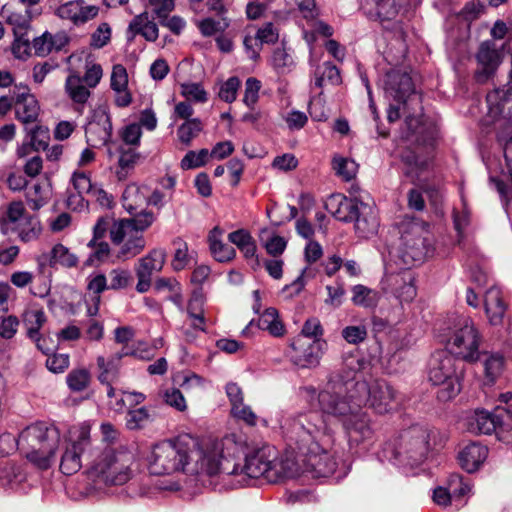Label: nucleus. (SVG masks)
Wrapping results in <instances>:
<instances>
[{"label":"nucleus","instance_id":"20","mask_svg":"<svg viewBox=\"0 0 512 512\" xmlns=\"http://www.w3.org/2000/svg\"><path fill=\"white\" fill-rule=\"evenodd\" d=\"M127 39L134 40L137 35H141L149 42H155L159 37L157 24L150 19L147 11L136 15L129 23L126 31Z\"/></svg>","mask_w":512,"mask_h":512},{"label":"nucleus","instance_id":"22","mask_svg":"<svg viewBox=\"0 0 512 512\" xmlns=\"http://www.w3.org/2000/svg\"><path fill=\"white\" fill-rule=\"evenodd\" d=\"M129 352H117L108 357L99 355L96 358L98 370V381L101 384H109L116 381L119 377V369L121 360L124 356H128Z\"/></svg>","mask_w":512,"mask_h":512},{"label":"nucleus","instance_id":"4","mask_svg":"<svg viewBox=\"0 0 512 512\" xmlns=\"http://www.w3.org/2000/svg\"><path fill=\"white\" fill-rule=\"evenodd\" d=\"M222 459L228 460L231 465L237 466V472L225 473L226 475L243 474L249 478L262 477L270 483L293 477L298 472V465L291 455H279L274 447L268 445L248 455L243 465L224 456V448L222 449Z\"/></svg>","mask_w":512,"mask_h":512},{"label":"nucleus","instance_id":"30","mask_svg":"<svg viewBox=\"0 0 512 512\" xmlns=\"http://www.w3.org/2000/svg\"><path fill=\"white\" fill-rule=\"evenodd\" d=\"M488 450L485 446L477 443H471L465 446L459 453V463L467 472L476 471L485 461Z\"/></svg>","mask_w":512,"mask_h":512},{"label":"nucleus","instance_id":"27","mask_svg":"<svg viewBox=\"0 0 512 512\" xmlns=\"http://www.w3.org/2000/svg\"><path fill=\"white\" fill-rule=\"evenodd\" d=\"M205 295L201 288L193 291L188 304L187 314L191 319V326L194 330L204 332L206 330V320L204 314Z\"/></svg>","mask_w":512,"mask_h":512},{"label":"nucleus","instance_id":"29","mask_svg":"<svg viewBox=\"0 0 512 512\" xmlns=\"http://www.w3.org/2000/svg\"><path fill=\"white\" fill-rule=\"evenodd\" d=\"M166 261L163 249H152L147 255L141 257L135 265V273L152 278L155 272H160Z\"/></svg>","mask_w":512,"mask_h":512},{"label":"nucleus","instance_id":"2","mask_svg":"<svg viewBox=\"0 0 512 512\" xmlns=\"http://www.w3.org/2000/svg\"><path fill=\"white\" fill-rule=\"evenodd\" d=\"M235 435L222 440L200 441L191 434H179L154 444L146 457L147 469L153 475L182 472L200 481L218 473H235L237 466L222 459L223 447L234 441Z\"/></svg>","mask_w":512,"mask_h":512},{"label":"nucleus","instance_id":"26","mask_svg":"<svg viewBox=\"0 0 512 512\" xmlns=\"http://www.w3.org/2000/svg\"><path fill=\"white\" fill-rule=\"evenodd\" d=\"M224 231L219 226H215L208 234L209 249L215 260L218 262H229L236 256L233 247L224 243L222 240Z\"/></svg>","mask_w":512,"mask_h":512},{"label":"nucleus","instance_id":"43","mask_svg":"<svg viewBox=\"0 0 512 512\" xmlns=\"http://www.w3.org/2000/svg\"><path fill=\"white\" fill-rule=\"evenodd\" d=\"M77 263L78 257L63 244L58 243L52 248L49 258L50 266L61 265L66 268H72Z\"/></svg>","mask_w":512,"mask_h":512},{"label":"nucleus","instance_id":"11","mask_svg":"<svg viewBox=\"0 0 512 512\" xmlns=\"http://www.w3.org/2000/svg\"><path fill=\"white\" fill-rule=\"evenodd\" d=\"M110 240L119 246L117 258L128 260L139 255L146 247L142 234H137L127 221L114 220L110 227Z\"/></svg>","mask_w":512,"mask_h":512},{"label":"nucleus","instance_id":"32","mask_svg":"<svg viewBox=\"0 0 512 512\" xmlns=\"http://www.w3.org/2000/svg\"><path fill=\"white\" fill-rule=\"evenodd\" d=\"M405 450L415 460H420L427 451V434L420 428H415L403 436Z\"/></svg>","mask_w":512,"mask_h":512},{"label":"nucleus","instance_id":"31","mask_svg":"<svg viewBox=\"0 0 512 512\" xmlns=\"http://www.w3.org/2000/svg\"><path fill=\"white\" fill-rule=\"evenodd\" d=\"M466 421L467 429L471 433L491 434L495 430L499 419L487 411L476 410Z\"/></svg>","mask_w":512,"mask_h":512},{"label":"nucleus","instance_id":"5","mask_svg":"<svg viewBox=\"0 0 512 512\" xmlns=\"http://www.w3.org/2000/svg\"><path fill=\"white\" fill-rule=\"evenodd\" d=\"M59 442L58 429L44 422L26 427L17 438L19 451L40 470H47L53 465Z\"/></svg>","mask_w":512,"mask_h":512},{"label":"nucleus","instance_id":"34","mask_svg":"<svg viewBox=\"0 0 512 512\" xmlns=\"http://www.w3.org/2000/svg\"><path fill=\"white\" fill-rule=\"evenodd\" d=\"M2 16L13 27L14 35L25 32L31 21V12L28 8L17 10L3 6Z\"/></svg>","mask_w":512,"mask_h":512},{"label":"nucleus","instance_id":"18","mask_svg":"<svg viewBox=\"0 0 512 512\" xmlns=\"http://www.w3.org/2000/svg\"><path fill=\"white\" fill-rule=\"evenodd\" d=\"M361 8L371 19L384 23L400 15L402 3L401 0H361Z\"/></svg>","mask_w":512,"mask_h":512},{"label":"nucleus","instance_id":"8","mask_svg":"<svg viewBox=\"0 0 512 512\" xmlns=\"http://www.w3.org/2000/svg\"><path fill=\"white\" fill-rule=\"evenodd\" d=\"M458 361L447 353L441 352L433 356L429 380L433 385H439L437 396L441 401H448L461 390L460 374L457 367Z\"/></svg>","mask_w":512,"mask_h":512},{"label":"nucleus","instance_id":"12","mask_svg":"<svg viewBox=\"0 0 512 512\" xmlns=\"http://www.w3.org/2000/svg\"><path fill=\"white\" fill-rule=\"evenodd\" d=\"M327 348L324 339H313L305 336L295 337L288 351L290 361L299 368H315Z\"/></svg>","mask_w":512,"mask_h":512},{"label":"nucleus","instance_id":"9","mask_svg":"<svg viewBox=\"0 0 512 512\" xmlns=\"http://www.w3.org/2000/svg\"><path fill=\"white\" fill-rule=\"evenodd\" d=\"M91 426L89 423H82L71 431L70 443L66 446L61 456L60 470L65 475L77 473L83 466V457L88 466L89 454H94L90 441Z\"/></svg>","mask_w":512,"mask_h":512},{"label":"nucleus","instance_id":"14","mask_svg":"<svg viewBox=\"0 0 512 512\" xmlns=\"http://www.w3.org/2000/svg\"><path fill=\"white\" fill-rule=\"evenodd\" d=\"M99 10L98 6L88 5L85 0H72L57 7L55 14L75 26H82L95 19Z\"/></svg>","mask_w":512,"mask_h":512},{"label":"nucleus","instance_id":"6","mask_svg":"<svg viewBox=\"0 0 512 512\" xmlns=\"http://www.w3.org/2000/svg\"><path fill=\"white\" fill-rule=\"evenodd\" d=\"M91 477L110 485L128 482L134 473L135 455L127 448L104 449L88 456Z\"/></svg>","mask_w":512,"mask_h":512},{"label":"nucleus","instance_id":"25","mask_svg":"<svg viewBox=\"0 0 512 512\" xmlns=\"http://www.w3.org/2000/svg\"><path fill=\"white\" fill-rule=\"evenodd\" d=\"M484 307L489 322L492 325H499L502 323L507 310V304L499 288L491 287L486 291L484 296Z\"/></svg>","mask_w":512,"mask_h":512},{"label":"nucleus","instance_id":"51","mask_svg":"<svg viewBox=\"0 0 512 512\" xmlns=\"http://www.w3.org/2000/svg\"><path fill=\"white\" fill-rule=\"evenodd\" d=\"M504 358L498 354L489 355L484 361L485 377L488 383H494L503 371Z\"/></svg>","mask_w":512,"mask_h":512},{"label":"nucleus","instance_id":"23","mask_svg":"<svg viewBox=\"0 0 512 512\" xmlns=\"http://www.w3.org/2000/svg\"><path fill=\"white\" fill-rule=\"evenodd\" d=\"M29 215L22 201H12L2 207L0 214V230L4 235L12 233Z\"/></svg>","mask_w":512,"mask_h":512},{"label":"nucleus","instance_id":"38","mask_svg":"<svg viewBox=\"0 0 512 512\" xmlns=\"http://www.w3.org/2000/svg\"><path fill=\"white\" fill-rule=\"evenodd\" d=\"M446 487L454 501L460 504L466 503V497L470 495L472 490L471 483L458 474H452L448 477Z\"/></svg>","mask_w":512,"mask_h":512},{"label":"nucleus","instance_id":"17","mask_svg":"<svg viewBox=\"0 0 512 512\" xmlns=\"http://www.w3.org/2000/svg\"><path fill=\"white\" fill-rule=\"evenodd\" d=\"M478 70L476 71V80L480 83L486 82L494 75L502 58L500 52L491 42H483L477 53Z\"/></svg>","mask_w":512,"mask_h":512},{"label":"nucleus","instance_id":"21","mask_svg":"<svg viewBox=\"0 0 512 512\" xmlns=\"http://www.w3.org/2000/svg\"><path fill=\"white\" fill-rule=\"evenodd\" d=\"M356 233L363 238H368L377 233L379 227L378 212L375 206L364 203L353 220Z\"/></svg>","mask_w":512,"mask_h":512},{"label":"nucleus","instance_id":"19","mask_svg":"<svg viewBox=\"0 0 512 512\" xmlns=\"http://www.w3.org/2000/svg\"><path fill=\"white\" fill-rule=\"evenodd\" d=\"M364 202L347 198L341 194L332 195L326 202V209L338 220L349 222L356 217Z\"/></svg>","mask_w":512,"mask_h":512},{"label":"nucleus","instance_id":"7","mask_svg":"<svg viewBox=\"0 0 512 512\" xmlns=\"http://www.w3.org/2000/svg\"><path fill=\"white\" fill-rule=\"evenodd\" d=\"M399 257L407 266L421 264L433 251V239L427 223L411 220L402 224Z\"/></svg>","mask_w":512,"mask_h":512},{"label":"nucleus","instance_id":"35","mask_svg":"<svg viewBox=\"0 0 512 512\" xmlns=\"http://www.w3.org/2000/svg\"><path fill=\"white\" fill-rule=\"evenodd\" d=\"M145 188L135 183L127 185L122 195L123 207L130 214L137 211L147 202Z\"/></svg>","mask_w":512,"mask_h":512},{"label":"nucleus","instance_id":"52","mask_svg":"<svg viewBox=\"0 0 512 512\" xmlns=\"http://www.w3.org/2000/svg\"><path fill=\"white\" fill-rule=\"evenodd\" d=\"M138 155L133 149L121 151L118 160V170L116 171L119 180L127 178L128 173L132 170L137 162Z\"/></svg>","mask_w":512,"mask_h":512},{"label":"nucleus","instance_id":"47","mask_svg":"<svg viewBox=\"0 0 512 512\" xmlns=\"http://www.w3.org/2000/svg\"><path fill=\"white\" fill-rule=\"evenodd\" d=\"M66 382L72 391H84L91 383V374L86 368L73 369L67 375Z\"/></svg>","mask_w":512,"mask_h":512},{"label":"nucleus","instance_id":"61","mask_svg":"<svg viewBox=\"0 0 512 512\" xmlns=\"http://www.w3.org/2000/svg\"><path fill=\"white\" fill-rule=\"evenodd\" d=\"M163 400L164 402L175 408L178 411H185L187 409V404L185 398L180 390L176 388H168L163 392Z\"/></svg>","mask_w":512,"mask_h":512},{"label":"nucleus","instance_id":"48","mask_svg":"<svg viewBox=\"0 0 512 512\" xmlns=\"http://www.w3.org/2000/svg\"><path fill=\"white\" fill-rule=\"evenodd\" d=\"M197 27L205 37L218 36L229 27V22L226 18L215 20L211 17H207L199 21Z\"/></svg>","mask_w":512,"mask_h":512},{"label":"nucleus","instance_id":"41","mask_svg":"<svg viewBox=\"0 0 512 512\" xmlns=\"http://www.w3.org/2000/svg\"><path fill=\"white\" fill-rule=\"evenodd\" d=\"M402 160L406 165V175L412 179H418L429 164L427 157L410 150L403 153Z\"/></svg>","mask_w":512,"mask_h":512},{"label":"nucleus","instance_id":"55","mask_svg":"<svg viewBox=\"0 0 512 512\" xmlns=\"http://www.w3.org/2000/svg\"><path fill=\"white\" fill-rule=\"evenodd\" d=\"M208 155L207 149H201L199 152L189 151L181 160V167L188 170L203 166L207 162Z\"/></svg>","mask_w":512,"mask_h":512},{"label":"nucleus","instance_id":"16","mask_svg":"<svg viewBox=\"0 0 512 512\" xmlns=\"http://www.w3.org/2000/svg\"><path fill=\"white\" fill-rule=\"evenodd\" d=\"M385 90L396 101L404 104L411 96L419 99L415 95V87L411 76L400 70H393L386 74Z\"/></svg>","mask_w":512,"mask_h":512},{"label":"nucleus","instance_id":"10","mask_svg":"<svg viewBox=\"0 0 512 512\" xmlns=\"http://www.w3.org/2000/svg\"><path fill=\"white\" fill-rule=\"evenodd\" d=\"M480 335L473 321L461 318L447 341L449 355L465 361H475L479 356Z\"/></svg>","mask_w":512,"mask_h":512},{"label":"nucleus","instance_id":"1","mask_svg":"<svg viewBox=\"0 0 512 512\" xmlns=\"http://www.w3.org/2000/svg\"><path fill=\"white\" fill-rule=\"evenodd\" d=\"M345 367L335 374L318 395L323 413L337 418L343 425L350 445H359L373 436V429L363 407L369 402L378 414L388 413L398 406L396 391L385 381H355L360 368L355 357L346 359Z\"/></svg>","mask_w":512,"mask_h":512},{"label":"nucleus","instance_id":"49","mask_svg":"<svg viewBox=\"0 0 512 512\" xmlns=\"http://www.w3.org/2000/svg\"><path fill=\"white\" fill-rule=\"evenodd\" d=\"M131 218H122V221H127L128 224L135 229V232L142 234L146 231L156 220V216L151 211L134 212Z\"/></svg>","mask_w":512,"mask_h":512},{"label":"nucleus","instance_id":"13","mask_svg":"<svg viewBox=\"0 0 512 512\" xmlns=\"http://www.w3.org/2000/svg\"><path fill=\"white\" fill-rule=\"evenodd\" d=\"M15 118L24 125L36 124L40 115V105L30 88L23 84H15L13 90Z\"/></svg>","mask_w":512,"mask_h":512},{"label":"nucleus","instance_id":"64","mask_svg":"<svg viewBox=\"0 0 512 512\" xmlns=\"http://www.w3.org/2000/svg\"><path fill=\"white\" fill-rule=\"evenodd\" d=\"M243 45L248 58L252 60H257L259 57V52L263 45L261 41L258 39L257 35L255 33L252 34L250 31H247L243 39Z\"/></svg>","mask_w":512,"mask_h":512},{"label":"nucleus","instance_id":"46","mask_svg":"<svg viewBox=\"0 0 512 512\" xmlns=\"http://www.w3.org/2000/svg\"><path fill=\"white\" fill-rule=\"evenodd\" d=\"M262 241L267 253L273 257L280 256L286 249L287 241L276 234L270 235L269 230L263 229L260 233Z\"/></svg>","mask_w":512,"mask_h":512},{"label":"nucleus","instance_id":"39","mask_svg":"<svg viewBox=\"0 0 512 512\" xmlns=\"http://www.w3.org/2000/svg\"><path fill=\"white\" fill-rule=\"evenodd\" d=\"M228 240L243 253L244 257L254 258L256 255V243L251 234L245 229H239L228 235Z\"/></svg>","mask_w":512,"mask_h":512},{"label":"nucleus","instance_id":"50","mask_svg":"<svg viewBox=\"0 0 512 512\" xmlns=\"http://www.w3.org/2000/svg\"><path fill=\"white\" fill-rule=\"evenodd\" d=\"M202 130V123L199 119L193 118L187 120L179 126L177 130V136L181 143L188 146L191 141L197 137Z\"/></svg>","mask_w":512,"mask_h":512},{"label":"nucleus","instance_id":"36","mask_svg":"<svg viewBox=\"0 0 512 512\" xmlns=\"http://www.w3.org/2000/svg\"><path fill=\"white\" fill-rule=\"evenodd\" d=\"M351 291L353 304L365 309L375 308L381 297L378 291L361 284L353 286Z\"/></svg>","mask_w":512,"mask_h":512},{"label":"nucleus","instance_id":"15","mask_svg":"<svg viewBox=\"0 0 512 512\" xmlns=\"http://www.w3.org/2000/svg\"><path fill=\"white\" fill-rule=\"evenodd\" d=\"M112 134V123L109 114L98 109L85 129L87 143L92 147H101L108 143Z\"/></svg>","mask_w":512,"mask_h":512},{"label":"nucleus","instance_id":"28","mask_svg":"<svg viewBox=\"0 0 512 512\" xmlns=\"http://www.w3.org/2000/svg\"><path fill=\"white\" fill-rule=\"evenodd\" d=\"M64 90L68 98L77 105L85 104L91 95V89L83 82L78 72L72 71L65 80Z\"/></svg>","mask_w":512,"mask_h":512},{"label":"nucleus","instance_id":"53","mask_svg":"<svg viewBox=\"0 0 512 512\" xmlns=\"http://www.w3.org/2000/svg\"><path fill=\"white\" fill-rule=\"evenodd\" d=\"M180 88L182 96H184L187 100H193L200 103L207 101V92L199 83H182Z\"/></svg>","mask_w":512,"mask_h":512},{"label":"nucleus","instance_id":"62","mask_svg":"<svg viewBox=\"0 0 512 512\" xmlns=\"http://www.w3.org/2000/svg\"><path fill=\"white\" fill-rule=\"evenodd\" d=\"M148 418L149 415L145 408L129 410L126 416V426L130 430L141 428Z\"/></svg>","mask_w":512,"mask_h":512},{"label":"nucleus","instance_id":"44","mask_svg":"<svg viewBox=\"0 0 512 512\" xmlns=\"http://www.w3.org/2000/svg\"><path fill=\"white\" fill-rule=\"evenodd\" d=\"M45 322L46 316L41 309H31L23 314V324L29 338H37Z\"/></svg>","mask_w":512,"mask_h":512},{"label":"nucleus","instance_id":"58","mask_svg":"<svg viewBox=\"0 0 512 512\" xmlns=\"http://www.w3.org/2000/svg\"><path fill=\"white\" fill-rule=\"evenodd\" d=\"M341 334L346 342L357 345L367 338V328L365 325H351L345 327Z\"/></svg>","mask_w":512,"mask_h":512},{"label":"nucleus","instance_id":"42","mask_svg":"<svg viewBox=\"0 0 512 512\" xmlns=\"http://www.w3.org/2000/svg\"><path fill=\"white\" fill-rule=\"evenodd\" d=\"M41 230L39 220L29 214L12 233H16L20 241L28 243L38 239Z\"/></svg>","mask_w":512,"mask_h":512},{"label":"nucleus","instance_id":"40","mask_svg":"<svg viewBox=\"0 0 512 512\" xmlns=\"http://www.w3.org/2000/svg\"><path fill=\"white\" fill-rule=\"evenodd\" d=\"M260 329L268 331L272 336L280 337L285 333V327L279 319L278 311L275 308H267L258 320Z\"/></svg>","mask_w":512,"mask_h":512},{"label":"nucleus","instance_id":"60","mask_svg":"<svg viewBox=\"0 0 512 512\" xmlns=\"http://www.w3.org/2000/svg\"><path fill=\"white\" fill-rule=\"evenodd\" d=\"M103 76V70L101 65L87 62L85 65V74L82 77L83 82L90 88H95Z\"/></svg>","mask_w":512,"mask_h":512},{"label":"nucleus","instance_id":"57","mask_svg":"<svg viewBox=\"0 0 512 512\" xmlns=\"http://www.w3.org/2000/svg\"><path fill=\"white\" fill-rule=\"evenodd\" d=\"M261 88V82L254 78L250 77L246 80L245 83V92L243 97V102L250 108H253L259 99V91Z\"/></svg>","mask_w":512,"mask_h":512},{"label":"nucleus","instance_id":"3","mask_svg":"<svg viewBox=\"0 0 512 512\" xmlns=\"http://www.w3.org/2000/svg\"><path fill=\"white\" fill-rule=\"evenodd\" d=\"M284 428L298 450L307 456L314 470L322 475L335 471L336 462L330 454L334 443L333 434L318 412L310 411L290 417Z\"/></svg>","mask_w":512,"mask_h":512},{"label":"nucleus","instance_id":"45","mask_svg":"<svg viewBox=\"0 0 512 512\" xmlns=\"http://www.w3.org/2000/svg\"><path fill=\"white\" fill-rule=\"evenodd\" d=\"M332 167L336 175L341 177L344 181H350L357 173V163L340 155H335L332 160Z\"/></svg>","mask_w":512,"mask_h":512},{"label":"nucleus","instance_id":"54","mask_svg":"<svg viewBox=\"0 0 512 512\" xmlns=\"http://www.w3.org/2000/svg\"><path fill=\"white\" fill-rule=\"evenodd\" d=\"M240 87V80L238 77H230L220 86L218 96L227 103H232L236 100L237 91Z\"/></svg>","mask_w":512,"mask_h":512},{"label":"nucleus","instance_id":"24","mask_svg":"<svg viewBox=\"0 0 512 512\" xmlns=\"http://www.w3.org/2000/svg\"><path fill=\"white\" fill-rule=\"evenodd\" d=\"M395 296L402 302H411L417 294L415 275L410 269L392 275L389 279Z\"/></svg>","mask_w":512,"mask_h":512},{"label":"nucleus","instance_id":"56","mask_svg":"<svg viewBox=\"0 0 512 512\" xmlns=\"http://www.w3.org/2000/svg\"><path fill=\"white\" fill-rule=\"evenodd\" d=\"M111 33V27L108 23L103 22L99 24L91 35L90 45L96 49L106 46L110 42Z\"/></svg>","mask_w":512,"mask_h":512},{"label":"nucleus","instance_id":"37","mask_svg":"<svg viewBox=\"0 0 512 512\" xmlns=\"http://www.w3.org/2000/svg\"><path fill=\"white\" fill-rule=\"evenodd\" d=\"M341 83V76L338 68L330 62H325L315 71L314 85L323 89L329 85L335 86Z\"/></svg>","mask_w":512,"mask_h":512},{"label":"nucleus","instance_id":"63","mask_svg":"<svg viewBox=\"0 0 512 512\" xmlns=\"http://www.w3.org/2000/svg\"><path fill=\"white\" fill-rule=\"evenodd\" d=\"M324 330L321 322L317 318H309L305 321L298 336H305L313 339H323Z\"/></svg>","mask_w":512,"mask_h":512},{"label":"nucleus","instance_id":"33","mask_svg":"<svg viewBox=\"0 0 512 512\" xmlns=\"http://www.w3.org/2000/svg\"><path fill=\"white\" fill-rule=\"evenodd\" d=\"M31 140L23 143L17 148L16 154L19 158L28 156L33 150H45L47 148L48 130L40 125H35L30 130Z\"/></svg>","mask_w":512,"mask_h":512},{"label":"nucleus","instance_id":"59","mask_svg":"<svg viewBox=\"0 0 512 512\" xmlns=\"http://www.w3.org/2000/svg\"><path fill=\"white\" fill-rule=\"evenodd\" d=\"M71 182L79 195L95 193L90 177L83 171H75Z\"/></svg>","mask_w":512,"mask_h":512}]
</instances>
